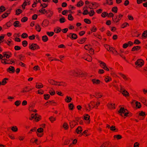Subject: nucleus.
Wrapping results in <instances>:
<instances>
[{"label":"nucleus","mask_w":147,"mask_h":147,"mask_svg":"<svg viewBox=\"0 0 147 147\" xmlns=\"http://www.w3.org/2000/svg\"><path fill=\"white\" fill-rule=\"evenodd\" d=\"M118 112L120 113V115L122 116H125L127 117L129 113L127 109H125L123 107H121L118 111Z\"/></svg>","instance_id":"1"},{"label":"nucleus","mask_w":147,"mask_h":147,"mask_svg":"<svg viewBox=\"0 0 147 147\" xmlns=\"http://www.w3.org/2000/svg\"><path fill=\"white\" fill-rule=\"evenodd\" d=\"M76 76H81V77L86 76L87 75V73L81 71L80 69H76Z\"/></svg>","instance_id":"2"},{"label":"nucleus","mask_w":147,"mask_h":147,"mask_svg":"<svg viewBox=\"0 0 147 147\" xmlns=\"http://www.w3.org/2000/svg\"><path fill=\"white\" fill-rule=\"evenodd\" d=\"M41 118V116H38L37 113H35L32 114L31 117L29 118V119L32 120V119H35V120L38 121L40 120Z\"/></svg>","instance_id":"3"},{"label":"nucleus","mask_w":147,"mask_h":147,"mask_svg":"<svg viewBox=\"0 0 147 147\" xmlns=\"http://www.w3.org/2000/svg\"><path fill=\"white\" fill-rule=\"evenodd\" d=\"M144 64V61L141 59H139L135 62V64L139 67H142Z\"/></svg>","instance_id":"4"},{"label":"nucleus","mask_w":147,"mask_h":147,"mask_svg":"<svg viewBox=\"0 0 147 147\" xmlns=\"http://www.w3.org/2000/svg\"><path fill=\"white\" fill-rule=\"evenodd\" d=\"M30 45V44L29 48L31 50H34L40 49L39 46L36 44L33 43L31 45Z\"/></svg>","instance_id":"5"},{"label":"nucleus","mask_w":147,"mask_h":147,"mask_svg":"<svg viewBox=\"0 0 147 147\" xmlns=\"http://www.w3.org/2000/svg\"><path fill=\"white\" fill-rule=\"evenodd\" d=\"M68 73L69 75L71 76H76V69L70 70L68 71Z\"/></svg>","instance_id":"6"},{"label":"nucleus","mask_w":147,"mask_h":147,"mask_svg":"<svg viewBox=\"0 0 147 147\" xmlns=\"http://www.w3.org/2000/svg\"><path fill=\"white\" fill-rule=\"evenodd\" d=\"M7 71L10 73H13L15 72V69L13 67L10 66L9 68L7 69Z\"/></svg>","instance_id":"7"},{"label":"nucleus","mask_w":147,"mask_h":147,"mask_svg":"<svg viewBox=\"0 0 147 147\" xmlns=\"http://www.w3.org/2000/svg\"><path fill=\"white\" fill-rule=\"evenodd\" d=\"M32 89L30 88L28 86H26L22 89L21 92L22 93L27 92L30 91Z\"/></svg>","instance_id":"8"},{"label":"nucleus","mask_w":147,"mask_h":147,"mask_svg":"<svg viewBox=\"0 0 147 147\" xmlns=\"http://www.w3.org/2000/svg\"><path fill=\"white\" fill-rule=\"evenodd\" d=\"M82 129L81 126L78 127L76 130V132L77 134H80L82 131Z\"/></svg>","instance_id":"9"},{"label":"nucleus","mask_w":147,"mask_h":147,"mask_svg":"<svg viewBox=\"0 0 147 147\" xmlns=\"http://www.w3.org/2000/svg\"><path fill=\"white\" fill-rule=\"evenodd\" d=\"M48 82L50 84L55 85L57 83V81L52 79H49L48 80Z\"/></svg>","instance_id":"10"},{"label":"nucleus","mask_w":147,"mask_h":147,"mask_svg":"<svg viewBox=\"0 0 147 147\" xmlns=\"http://www.w3.org/2000/svg\"><path fill=\"white\" fill-rule=\"evenodd\" d=\"M89 119L90 116L86 114L84 116V119L88 121H87V124H89L90 123V121L89 120Z\"/></svg>","instance_id":"11"},{"label":"nucleus","mask_w":147,"mask_h":147,"mask_svg":"<svg viewBox=\"0 0 147 147\" xmlns=\"http://www.w3.org/2000/svg\"><path fill=\"white\" fill-rule=\"evenodd\" d=\"M102 145L104 146V147H111V144L108 142L104 143Z\"/></svg>","instance_id":"12"},{"label":"nucleus","mask_w":147,"mask_h":147,"mask_svg":"<svg viewBox=\"0 0 147 147\" xmlns=\"http://www.w3.org/2000/svg\"><path fill=\"white\" fill-rule=\"evenodd\" d=\"M13 25L15 27H20L21 24H20V22L18 21H16L13 24Z\"/></svg>","instance_id":"13"},{"label":"nucleus","mask_w":147,"mask_h":147,"mask_svg":"<svg viewBox=\"0 0 147 147\" xmlns=\"http://www.w3.org/2000/svg\"><path fill=\"white\" fill-rule=\"evenodd\" d=\"M49 24V22L47 20H44L42 23V26L43 27L47 26Z\"/></svg>","instance_id":"14"},{"label":"nucleus","mask_w":147,"mask_h":147,"mask_svg":"<svg viewBox=\"0 0 147 147\" xmlns=\"http://www.w3.org/2000/svg\"><path fill=\"white\" fill-rule=\"evenodd\" d=\"M71 36V38L73 39H75L77 38V35L75 34L70 33L69 35H67V36L70 37Z\"/></svg>","instance_id":"15"},{"label":"nucleus","mask_w":147,"mask_h":147,"mask_svg":"<svg viewBox=\"0 0 147 147\" xmlns=\"http://www.w3.org/2000/svg\"><path fill=\"white\" fill-rule=\"evenodd\" d=\"M121 92L122 93L124 96L125 97L128 96H129V93L125 90H123V91H121Z\"/></svg>","instance_id":"16"},{"label":"nucleus","mask_w":147,"mask_h":147,"mask_svg":"<svg viewBox=\"0 0 147 147\" xmlns=\"http://www.w3.org/2000/svg\"><path fill=\"white\" fill-rule=\"evenodd\" d=\"M47 12V13L46 14H47V17H50L52 16L53 14V11L50 10H48Z\"/></svg>","instance_id":"17"},{"label":"nucleus","mask_w":147,"mask_h":147,"mask_svg":"<svg viewBox=\"0 0 147 147\" xmlns=\"http://www.w3.org/2000/svg\"><path fill=\"white\" fill-rule=\"evenodd\" d=\"M100 81L98 79H94L92 80V82L94 84H99L100 83Z\"/></svg>","instance_id":"18"},{"label":"nucleus","mask_w":147,"mask_h":147,"mask_svg":"<svg viewBox=\"0 0 147 147\" xmlns=\"http://www.w3.org/2000/svg\"><path fill=\"white\" fill-rule=\"evenodd\" d=\"M5 52L3 53L4 57H5L6 58L8 59L11 57V53H9V54H7Z\"/></svg>","instance_id":"19"},{"label":"nucleus","mask_w":147,"mask_h":147,"mask_svg":"<svg viewBox=\"0 0 147 147\" xmlns=\"http://www.w3.org/2000/svg\"><path fill=\"white\" fill-rule=\"evenodd\" d=\"M93 96L97 98H99L102 96V95L100 93H95Z\"/></svg>","instance_id":"20"},{"label":"nucleus","mask_w":147,"mask_h":147,"mask_svg":"<svg viewBox=\"0 0 147 147\" xmlns=\"http://www.w3.org/2000/svg\"><path fill=\"white\" fill-rule=\"evenodd\" d=\"M84 48L86 50L91 51L92 47L90 45H86L84 46Z\"/></svg>","instance_id":"21"},{"label":"nucleus","mask_w":147,"mask_h":147,"mask_svg":"<svg viewBox=\"0 0 147 147\" xmlns=\"http://www.w3.org/2000/svg\"><path fill=\"white\" fill-rule=\"evenodd\" d=\"M43 87V85L41 83H36V87L37 88L39 89Z\"/></svg>","instance_id":"22"},{"label":"nucleus","mask_w":147,"mask_h":147,"mask_svg":"<svg viewBox=\"0 0 147 147\" xmlns=\"http://www.w3.org/2000/svg\"><path fill=\"white\" fill-rule=\"evenodd\" d=\"M71 98L69 96H67L65 99V101L67 103H69L71 102Z\"/></svg>","instance_id":"23"},{"label":"nucleus","mask_w":147,"mask_h":147,"mask_svg":"<svg viewBox=\"0 0 147 147\" xmlns=\"http://www.w3.org/2000/svg\"><path fill=\"white\" fill-rule=\"evenodd\" d=\"M98 62L100 63V66L103 68L106 66V64L105 63L101 61H99Z\"/></svg>","instance_id":"24"},{"label":"nucleus","mask_w":147,"mask_h":147,"mask_svg":"<svg viewBox=\"0 0 147 147\" xmlns=\"http://www.w3.org/2000/svg\"><path fill=\"white\" fill-rule=\"evenodd\" d=\"M105 48L108 51H111L112 49H113V47H111L109 45H105Z\"/></svg>","instance_id":"25"},{"label":"nucleus","mask_w":147,"mask_h":147,"mask_svg":"<svg viewBox=\"0 0 147 147\" xmlns=\"http://www.w3.org/2000/svg\"><path fill=\"white\" fill-rule=\"evenodd\" d=\"M6 61H8V60L6 59H2L1 60V63H4L5 64H12V63H10V62H7V61L6 62Z\"/></svg>","instance_id":"26"},{"label":"nucleus","mask_w":147,"mask_h":147,"mask_svg":"<svg viewBox=\"0 0 147 147\" xmlns=\"http://www.w3.org/2000/svg\"><path fill=\"white\" fill-rule=\"evenodd\" d=\"M113 138L114 139H116L117 140H118L121 139L122 138V137L120 135H115L113 136Z\"/></svg>","instance_id":"27"},{"label":"nucleus","mask_w":147,"mask_h":147,"mask_svg":"<svg viewBox=\"0 0 147 147\" xmlns=\"http://www.w3.org/2000/svg\"><path fill=\"white\" fill-rule=\"evenodd\" d=\"M86 38H83L78 40V42L80 44L83 43L86 40Z\"/></svg>","instance_id":"28"},{"label":"nucleus","mask_w":147,"mask_h":147,"mask_svg":"<svg viewBox=\"0 0 147 147\" xmlns=\"http://www.w3.org/2000/svg\"><path fill=\"white\" fill-rule=\"evenodd\" d=\"M141 48L139 46H136L134 47L132 49L131 51H138Z\"/></svg>","instance_id":"29"},{"label":"nucleus","mask_w":147,"mask_h":147,"mask_svg":"<svg viewBox=\"0 0 147 147\" xmlns=\"http://www.w3.org/2000/svg\"><path fill=\"white\" fill-rule=\"evenodd\" d=\"M94 105V106H92V108L94 107L95 108V109H97L98 106L99 105L100 103L99 102L97 101L95 103L94 102H93Z\"/></svg>","instance_id":"30"},{"label":"nucleus","mask_w":147,"mask_h":147,"mask_svg":"<svg viewBox=\"0 0 147 147\" xmlns=\"http://www.w3.org/2000/svg\"><path fill=\"white\" fill-rule=\"evenodd\" d=\"M36 30L38 32H40L41 30V28L39 24H37L35 26Z\"/></svg>","instance_id":"31"},{"label":"nucleus","mask_w":147,"mask_h":147,"mask_svg":"<svg viewBox=\"0 0 147 147\" xmlns=\"http://www.w3.org/2000/svg\"><path fill=\"white\" fill-rule=\"evenodd\" d=\"M42 39L43 41L46 42L48 40V38L46 35H45L42 37Z\"/></svg>","instance_id":"32"},{"label":"nucleus","mask_w":147,"mask_h":147,"mask_svg":"<svg viewBox=\"0 0 147 147\" xmlns=\"http://www.w3.org/2000/svg\"><path fill=\"white\" fill-rule=\"evenodd\" d=\"M49 119L52 123H53L56 120V118L53 116H51L49 117Z\"/></svg>","instance_id":"33"},{"label":"nucleus","mask_w":147,"mask_h":147,"mask_svg":"<svg viewBox=\"0 0 147 147\" xmlns=\"http://www.w3.org/2000/svg\"><path fill=\"white\" fill-rule=\"evenodd\" d=\"M11 129L12 131L14 132L17 131L18 130V128L16 126H14L11 127Z\"/></svg>","instance_id":"34"},{"label":"nucleus","mask_w":147,"mask_h":147,"mask_svg":"<svg viewBox=\"0 0 147 147\" xmlns=\"http://www.w3.org/2000/svg\"><path fill=\"white\" fill-rule=\"evenodd\" d=\"M8 80V79L7 78H5L3 79L2 82H1V85H5L7 83V82L6 81V80Z\"/></svg>","instance_id":"35"},{"label":"nucleus","mask_w":147,"mask_h":147,"mask_svg":"<svg viewBox=\"0 0 147 147\" xmlns=\"http://www.w3.org/2000/svg\"><path fill=\"white\" fill-rule=\"evenodd\" d=\"M70 126L71 128H73L76 125V124L75 123L74 121H70L69 122Z\"/></svg>","instance_id":"36"},{"label":"nucleus","mask_w":147,"mask_h":147,"mask_svg":"<svg viewBox=\"0 0 147 147\" xmlns=\"http://www.w3.org/2000/svg\"><path fill=\"white\" fill-rule=\"evenodd\" d=\"M85 60L89 61H92V58L90 55H87V57L86 59H84Z\"/></svg>","instance_id":"37"},{"label":"nucleus","mask_w":147,"mask_h":147,"mask_svg":"<svg viewBox=\"0 0 147 147\" xmlns=\"http://www.w3.org/2000/svg\"><path fill=\"white\" fill-rule=\"evenodd\" d=\"M39 12L42 13L43 14H45V13H47V10H46L45 9H43V8H41L39 10Z\"/></svg>","instance_id":"38"},{"label":"nucleus","mask_w":147,"mask_h":147,"mask_svg":"<svg viewBox=\"0 0 147 147\" xmlns=\"http://www.w3.org/2000/svg\"><path fill=\"white\" fill-rule=\"evenodd\" d=\"M5 10V7L3 6H1L0 7V14Z\"/></svg>","instance_id":"39"},{"label":"nucleus","mask_w":147,"mask_h":147,"mask_svg":"<svg viewBox=\"0 0 147 147\" xmlns=\"http://www.w3.org/2000/svg\"><path fill=\"white\" fill-rule=\"evenodd\" d=\"M63 127L65 130L68 129L69 127L68 125L66 122L64 123L63 125Z\"/></svg>","instance_id":"40"},{"label":"nucleus","mask_w":147,"mask_h":147,"mask_svg":"<svg viewBox=\"0 0 147 147\" xmlns=\"http://www.w3.org/2000/svg\"><path fill=\"white\" fill-rule=\"evenodd\" d=\"M114 105V104L112 103L110 104H109L108 105V107L110 109H115Z\"/></svg>","instance_id":"41"},{"label":"nucleus","mask_w":147,"mask_h":147,"mask_svg":"<svg viewBox=\"0 0 147 147\" xmlns=\"http://www.w3.org/2000/svg\"><path fill=\"white\" fill-rule=\"evenodd\" d=\"M49 92L51 95H53L55 94L54 90L52 88H51V89L49 90Z\"/></svg>","instance_id":"42"},{"label":"nucleus","mask_w":147,"mask_h":147,"mask_svg":"<svg viewBox=\"0 0 147 147\" xmlns=\"http://www.w3.org/2000/svg\"><path fill=\"white\" fill-rule=\"evenodd\" d=\"M118 8L116 7H115L112 8V11L113 12L117 13V11Z\"/></svg>","instance_id":"43"},{"label":"nucleus","mask_w":147,"mask_h":147,"mask_svg":"<svg viewBox=\"0 0 147 147\" xmlns=\"http://www.w3.org/2000/svg\"><path fill=\"white\" fill-rule=\"evenodd\" d=\"M61 30V29L59 27H57L56 29L54 30V32L57 33L59 32Z\"/></svg>","instance_id":"44"},{"label":"nucleus","mask_w":147,"mask_h":147,"mask_svg":"<svg viewBox=\"0 0 147 147\" xmlns=\"http://www.w3.org/2000/svg\"><path fill=\"white\" fill-rule=\"evenodd\" d=\"M47 34L49 36H52L54 35V32H47Z\"/></svg>","instance_id":"45"},{"label":"nucleus","mask_w":147,"mask_h":147,"mask_svg":"<svg viewBox=\"0 0 147 147\" xmlns=\"http://www.w3.org/2000/svg\"><path fill=\"white\" fill-rule=\"evenodd\" d=\"M146 115L145 114V113L144 112H143L142 111H141L140 113H139V115L140 116H142L143 117H144L142 119H143L144 117V116H145Z\"/></svg>","instance_id":"46"},{"label":"nucleus","mask_w":147,"mask_h":147,"mask_svg":"<svg viewBox=\"0 0 147 147\" xmlns=\"http://www.w3.org/2000/svg\"><path fill=\"white\" fill-rule=\"evenodd\" d=\"M136 106L138 108H140L141 106V104L140 102L137 101L136 102Z\"/></svg>","instance_id":"47"},{"label":"nucleus","mask_w":147,"mask_h":147,"mask_svg":"<svg viewBox=\"0 0 147 147\" xmlns=\"http://www.w3.org/2000/svg\"><path fill=\"white\" fill-rule=\"evenodd\" d=\"M142 36L146 38L147 37V31L146 30L143 32L142 35Z\"/></svg>","instance_id":"48"},{"label":"nucleus","mask_w":147,"mask_h":147,"mask_svg":"<svg viewBox=\"0 0 147 147\" xmlns=\"http://www.w3.org/2000/svg\"><path fill=\"white\" fill-rule=\"evenodd\" d=\"M111 51L115 55H117L118 54L117 51L113 48V49H112Z\"/></svg>","instance_id":"49"},{"label":"nucleus","mask_w":147,"mask_h":147,"mask_svg":"<svg viewBox=\"0 0 147 147\" xmlns=\"http://www.w3.org/2000/svg\"><path fill=\"white\" fill-rule=\"evenodd\" d=\"M84 4V3L82 1H80L77 4L78 7H80L82 6Z\"/></svg>","instance_id":"50"},{"label":"nucleus","mask_w":147,"mask_h":147,"mask_svg":"<svg viewBox=\"0 0 147 147\" xmlns=\"http://www.w3.org/2000/svg\"><path fill=\"white\" fill-rule=\"evenodd\" d=\"M24 57V56L22 55H19L18 56V59L20 61H23V58Z\"/></svg>","instance_id":"51"},{"label":"nucleus","mask_w":147,"mask_h":147,"mask_svg":"<svg viewBox=\"0 0 147 147\" xmlns=\"http://www.w3.org/2000/svg\"><path fill=\"white\" fill-rule=\"evenodd\" d=\"M22 11L21 9H18L16 11V14L17 15H19L22 13Z\"/></svg>","instance_id":"52"},{"label":"nucleus","mask_w":147,"mask_h":147,"mask_svg":"<svg viewBox=\"0 0 147 147\" xmlns=\"http://www.w3.org/2000/svg\"><path fill=\"white\" fill-rule=\"evenodd\" d=\"M113 21L115 22H116V23L118 22L120 20L118 18H117V16H116V17L114 19L113 18Z\"/></svg>","instance_id":"53"},{"label":"nucleus","mask_w":147,"mask_h":147,"mask_svg":"<svg viewBox=\"0 0 147 147\" xmlns=\"http://www.w3.org/2000/svg\"><path fill=\"white\" fill-rule=\"evenodd\" d=\"M44 98L45 100L48 99L50 97V95L49 94H45L44 95Z\"/></svg>","instance_id":"54"},{"label":"nucleus","mask_w":147,"mask_h":147,"mask_svg":"<svg viewBox=\"0 0 147 147\" xmlns=\"http://www.w3.org/2000/svg\"><path fill=\"white\" fill-rule=\"evenodd\" d=\"M37 131L38 133H42L43 131V129L42 128H40L37 129Z\"/></svg>","instance_id":"55"},{"label":"nucleus","mask_w":147,"mask_h":147,"mask_svg":"<svg viewBox=\"0 0 147 147\" xmlns=\"http://www.w3.org/2000/svg\"><path fill=\"white\" fill-rule=\"evenodd\" d=\"M74 107V105L72 103H70L69 105V107L71 110H73Z\"/></svg>","instance_id":"56"},{"label":"nucleus","mask_w":147,"mask_h":147,"mask_svg":"<svg viewBox=\"0 0 147 147\" xmlns=\"http://www.w3.org/2000/svg\"><path fill=\"white\" fill-rule=\"evenodd\" d=\"M28 44L26 40H24L22 42V45L24 47H26Z\"/></svg>","instance_id":"57"},{"label":"nucleus","mask_w":147,"mask_h":147,"mask_svg":"<svg viewBox=\"0 0 147 147\" xmlns=\"http://www.w3.org/2000/svg\"><path fill=\"white\" fill-rule=\"evenodd\" d=\"M21 102L20 100H17L15 102V104L17 106H18L20 104Z\"/></svg>","instance_id":"58"},{"label":"nucleus","mask_w":147,"mask_h":147,"mask_svg":"<svg viewBox=\"0 0 147 147\" xmlns=\"http://www.w3.org/2000/svg\"><path fill=\"white\" fill-rule=\"evenodd\" d=\"M22 37L23 38H25L28 37V34L26 33H23L21 35Z\"/></svg>","instance_id":"59"},{"label":"nucleus","mask_w":147,"mask_h":147,"mask_svg":"<svg viewBox=\"0 0 147 147\" xmlns=\"http://www.w3.org/2000/svg\"><path fill=\"white\" fill-rule=\"evenodd\" d=\"M108 15V13L105 12H104L102 13L101 15V16L103 18H105L106 16Z\"/></svg>","instance_id":"60"},{"label":"nucleus","mask_w":147,"mask_h":147,"mask_svg":"<svg viewBox=\"0 0 147 147\" xmlns=\"http://www.w3.org/2000/svg\"><path fill=\"white\" fill-rule=\"evenodd\" d=\"M68 19L69 20H73V18L71 14H70L68 16Z\"/></svg>","instance_id":"61"},{"label":"nucleus","mask_w":147,"mask_h":147,"mask_svg":"<svg viewBox=\"0 0 147 147\" xmlns=\"http://www.w3.org/2000/svg\"><path fill=\"white\" fill-rule=\"evenodd\" d=\"M59 83L60 84V86H65L67 85V84L65 82H60Z\"/></svg>","instance_id":"62"},{"label":"nucleus","mask_w":147,"mask_h":147,"mask_svg":"<svg viewBox=\"0 0 147 147\" xmlns=\"http://www.w3.org/2000/svg\"><path fill=\"white\" fill-rule=\"evenodd\" d=\"M84 22L87 24H90L91 23V21L89 19H85L84 20Z\"/></svg>","instance_id":"63"},{"label":"nucleus","mask_w":147,"mask_h":147,"mask_svg":"<svg viewBox=\"0 0 147 147\" xmlns=\"http://www.w3.org/2000/svg\"><path fill=\"white\" fill-rule=\"evenodd\" d=\"M28 20V18L26 17H24L22 18L21 19V21L22 22H25L27 21Z\"/></svg>","instance_id":"64"}]
</instances>
